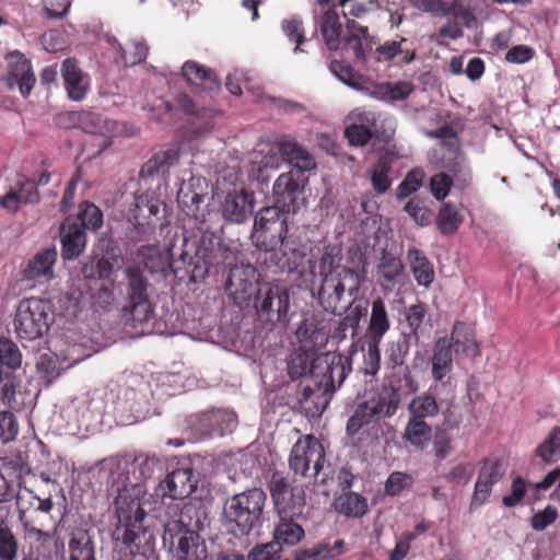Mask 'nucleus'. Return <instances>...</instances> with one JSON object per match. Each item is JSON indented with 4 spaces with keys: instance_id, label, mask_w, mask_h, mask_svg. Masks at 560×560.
<instances>
[{
    "instance_id": "f257e3e1",
    "label": "nucleus",
    "mask_w": 560,
    "mask_h": 560,
    "mask_svg": "<svg viewBox=\"0 0 560 560\" xmlns=\"http://www.w3.org/2000/svg\"><path fill=\"white\" fill-rule=\"evenodd\" d=\"M319 304L334 314L346 311L341 327L354 331L368 312L366 303L358 301L360 288L365 280L364 272L340 266L336 255L325 252L319 259Z\"/></svg>"
},
{
    "instance_id": "f03ea898",
    "label": "nucleus",
    "mask_w": 560,
    "mask_h": 560,
    "mask_svg": "<svg viewBox=\"0 0 560 560\" xmlns=\"http://www.w3.org/2000/svg\"><path fill=\"white\" fill-rule=\"evenodd\" d=\"M289 373L292 378L306 376L300 402L307 413L315 416L326 409L330 394L343 383L347 368L343 358L336 352L317 355L310 366L304 354L295 353L291 357Z\"/></svg>"
},
{
    "instance_id": "7ed1b4c3",
    "label": "nucleus",
    "mask_w": 560,
    "mask_h": 560,
    "mask_svg": "<svg viewBox=\"0 0 560 560\" xmlns=\"http://www.w3.org/2000/svg\"><path fill=\"white\" fill-rule=\"evenodd\" d=\"M155 500L143 482H130L118 491L115 508L118 523L113 532L114 549L120 555H135L144 534L143 520L154 509Z\"/></svg>"
},
{
    "instance_id": "20e7f679",
    "label": "nucleus",
    "mask_w": 560,
    "mask_h": 560,
    "mask_svg": "<svg viewBox=\"0 0 560 560\" xmlns=\"http://www.w3.org/2000/svg\"><path fill=\"white\" fill-rule=\"evenodd\" d=\"M202 510L186 503L179 514L170 520L164 528L163 542L168 545L172 553L178 560H203L207 558V547L198 535L203 527Z\"/></svg>"
},
{
    "instance_id": "39448f33",
    "label": "nucleus",
    "mask_w": 560,
    "mask_h": 560,
    "mask_svg": "<svg viewBox=\"0 0 560 560\" xmlns=\"http://www.w3.org/2000/svg\"><path fill=\"white\" fill-rule=\"evenodd\" d=\"M287 210L275 202L273 206L261 209L255 218L253 238L256 246L265 250L269 257L266 260L275 262L279 271L291 270L292 264L284 250L287 235Z\"/></svg>"
},
{
    "instance_id": "423d86ee",
    "label": "nucleus",
    "mask_w": 560,
    "mask_h": 560,
    "mask_svg": "<svg viewBox=\"0 0 560 560\" xmlns=\"http://www.w3.org/2000/svg\"><path fill=\"white\" fill-rule=\"evenodd\" d=\"M266 494L253 488L230 497L223 508L226 530L236 537L247 536L259 528L264 521Z\"/></svg>"
},
{
    "instance_id": "0eeeda50",
    "label": "nucleus",
    "mask_w": 560,
    "mask_h": 560,
    "mask_svg": "<svg viewBox=\"0 0 560 560\" xmlns=\"http://www.w3.org/2000/svg\"><path fill=\"white\" fill-rule=\"evenodd\" d=\"M226 248L222 246L221 238L215 233L206 232L195 256L183 253L178 259L166 262L174 276L179 280L199 282L203 280L211 267L225 259Z\"/></svg>"
},
{
    "instance_id": "6e6552de",
    "label": "nucleus",
    "mask_w": 560,
    "mask_h": 560,
    "mask_svg": "<svg viewBox=\"0 0 560 560\" xmlns=\"http://www.w3.org/2000/svg\"><path fill=\"white\" fill-rule=\"evenodd\" d=\"M464 354L474 358L479 354L474 329L464 322H456L451 337L439 338L433 347L432 376L435 381H442L453 368V355Z\"/></svg>"
},
{
    "instance_id": "1a4fd4ad",
    "label": "nucleus",
    "mask_w": 560,
    "mask_h": 560,
    "mask_svg": "<svg viewBox=\"0 0 560 560\" xmlns=\"http://www.w3.org/2000/svg\"><path fill=\"white\" fill-rule=\"evenodd\" d=\"M51 323L52 312L48 301L37 298L20 301L13 320L20 339L32 341L43 337Z\"/></svg>"
},
{
    "instance_id": "9d476101",
    "label": "nucleus",
    "mask_w": 560,
    "mask_h": 560,
    "mask_svg": "<svg viewBox=\"0 0 560 560\" xmlns=\"http://www.w3.org/2000/svg\"><path fill=\"white\" fill-rule=\"evenodd\" d=\"M400 404V394L393 387H383L378 394L359 404L347 422V433L357 434L361 428L382 418L394 416Z\"/></svg>"
},
{
    "instance_id": "9b49d317",
    "label": "nucleus",
    "mask_w": 560,
    "mask_h": 560,
    "mask_svg": "<svg viewBox=\"0 0 560 560\" xmlns=\"http://www.w3.org/2000/svg\"><path fill=\"white\" fill-rule=\"evenodd\" d=\"M236 425V415L225 409H212L195 413L187 419V430L190 431L192 441L214 435L223 436L233 432Z\"/></svg>"
},
{
    "instance_id": "f8f14e48",
    "label": "nucleus",
    "mask_w": 560,
    "mask_h": 560,
    "mask_svg": "<svg viewBox=\"0 0 560 560\" xmlns=\"http://www.w3.org/2000/svg\"><path fill=\"white\" fill-rule=\"evenodd\" d=\"M290 296L285 285L268 283L260 288L255 300V308L259 320L276 325L287 320Z\"/></svg>"
},
{
    "instance_id": "ddd939ff",
    "label": "nucleus",
    "mask_w": 560,
    "mask_h": 560,
    "mask_svg": "<svg viewBox=\"0 0 560 560\" xmlns=\"http://www.w3.org/2000/svg\"><path fill=\"white\" fill-rule=\"evenodd\" d=\"M325 464L323 445L313 436L300 439L292 447L289 466L296 475L317 477Z\"/></svg>"
},
{
    "instance_id": "4468645a",
    "label": "nucleus",
    "mask_w": 560,
    "mask_h": 560,
    "mask_svg": "<svg viewBox=\"0 0 560 560\" xmlns=\"http://www.w3.org/2000/svg\"><path fill=\"white\" fill-rule=\"evenodd\" d=\"M147 253H142L145 258L143 260V268L137 265L128 266L125 270L127 278V301H139L149 299L148 295V281L143 276V269L151 273L164 272L166 269V261L160 255L156 248H148Z\"/></svg>"
},
{
    "instance_id": "2eb2a0df",
    "label": "nucleus",
    "mask_w": 560,
    "mask_h": 560,
    "mask_svg": "<svg viewBox=\"0 0 560 560\" xmlns=\"http://www.w3.org/2000/svg\"><path fill=\"white\" fill-rule=\"evenodd\" d=\"M270 493L279 520L304 517L305 491L302 487H291L280 477H272Z\"/></svg>"
},
{
    "instance_id": "dca6fc26",
    "label": "nucleus",
    "mask_w": 560,
    "mask_h": 560,
    "mask_svg": "<svg viewBox=\"0 0 560 560\" xmlns=\"http://www.w3.org/2000/svg\"><path fill=\"white\" fill-rule=\"evenodd\" d=\"M305 183L306 178L299 171L290 170L281 173L272 186L273 202L282 206V209L288 212H295Z\"/></svg>"
},
{
    "instance_id": "f3484780",
    "label": "nucleus",
    "mask_w": 560,
    "mask_h": 560,
    "mask_svg": "<svg viewBox=\"0 0 560 560\" xmlns=\"http://www.w3.org/2000/svg\"><path fill=\"white\" fill-rule=\"evenodd\" d=\"M8 73L4 78L9 89L18 86L23 96L30 95L36 78L30 61L20 52L12 51L7 56Z\"/></svg>"
},
{
    "instance_id": "a211bd4d",
    "label": "nucleus",
    "mask_w": 560,
    "mask_h": 560,
    "mask_svg": "<svg viewBox=\"0 0 560 560\" xmlns=\"http://www.w3.org/2000/svg\"><path fill=\"white\" fill-rule=\"evenodd\" d=\"M256 273V268L250 264L236 265L230 270L225 290L234 303L241 305L248 301Z\"/></svg>"
},
{
    "instance_id": "6ab92c4d",
    "label": "nucleus",
    "mask_w": 560,
    "mask_h": 560,
    "mask_svg": "<svg viewBox=\"0 0 560 560\" xmlns=\"http://www.w3.org/2000/svg\"><path fill=\"white\" fill-rule=\"evenodd\" d=\"M343 40L354 51L358 60L363 63L372 60L376 40L369 34L368 27L355 21H348Z\"/></svg>"
},
{
    "instance_id": "aec40b11",
    "label": "nucleus",
    "mask_w": 560,
    "mask_h": 560,
    "mask_svg": "<svg viewBox=\"0 0 560 560\" xmlns=\"http://www.w3.org/2000/svg\"><path fill=\"white\" fill-rule=\"evenodd\" d=\"M197 478L191 468H179L170 472L160 483L163 495L182 500L190 495L197 488Z\"/></svg>"
},
{
    "instance_id": "412c9836",
    "label": "nucleus",
    "mask_w": 560,
    "mask_h": 560,
    "mask_svg": "<svg viewBox=\"0 0 560 560\" xmlns=\"http://www.w3.org/2000/svg\"><path fill=\"white\" fill-rule=\"evenodd\" d=\"M504 470L497 460L486 459L479 470L471 506H480L486 503L491 494L492 487L501 480Z\"/></svg>"
},
{
    "instance_id": "4be33fe9",
    "label": "nucleus",
    "mask_w": 560,
    "mask_h": 560,
    "mask_svg": "<svg viewBox=\"0 0 560 560\" xmlns=\"http://www.w3.org/2000/svg\"><path fill=\"white\" fill-rule=\"evenodd\" d=\"M254 209V197L245 190L228 192L221 203L223 217L230 222L243 223L249 219Z\"/></svg>"
},
{
    "instance_id": "5701e85b",
    "label": "nucleus",
    "mask_w": 560,
    "mask_h": 560,
    "mask_svg": "<svg viewBox=\"0 0 560 560\" xmlns=\"http://www.w3.org/2000/svg\"><path fill=\"white\" fill-rule=\"evenodd\" d=\"M206 189V183L201 177L190 176L180 184L177 201L188 217L198 218L199 206L203 201Z\"/></svg>"
},
{
    "instance_id": "b1692460",
    "label": "nucleus",
    "mask_w": 560,
    "mask_h": 560,
    "mask_svg": "<svg viewBox=\"0 0 560 560\" xmlns=\"http://www.w3.org/2000/svg\"><path fill=\"white\" fill-rule=\"evenodd\" d=\"M61 256L72 260L81 255L86 245L83 228L71 219H67L60 228Z\"/></svg>"
},
{
    "instance_id": "393cba45",
    "label": "nucleus",
    "mask_w": 560,
    "mask_h": 560,
    "mask_svg": "<svg viewBox=\"0 0 560 560\" xmlns=\"http://www.w3.org/2000/svg\"><path fill=\"white\" fill-rule=\"evenodd\" d=\"M79 127L88 133L103 137H117L126 133L125 126L119 121L108 119L95 113H80L75 115Z\"/></svg>"
},
{
    "instance_id": "a878e982",
    "label": "nucleus",
    "mask_w": 560,
    "mask_h": 560,
    "mask_svg": "<svg viewBox=\"0 0 560 560\" xmlns=\"http://www.w3.org/2000/svg\"><path fill=\"white\" fill-rule=\"evenodd\" d=\"M314 15L326 46L337 50L341 43L342 24L336 9L327 8L323 12L314 9Z\"/></svg>"
},
{
    "instance_id": "bb28decb",
    "label": "nucleus",
    "mask_w": 560,
    "mask_h": 560,
    "mask_svg": "<svg viewBox=\"0 0 560 560\" xmlns=\"http://www.w3.org/2000/svg\"><path fill=\"white\" fill-rule=\"evenodd\" d=\"M61 74L70 100L79 102L82 101L89 89V79L78 68L72 59L63 61L61 67Z\"/></svg>"
},
{
    "instance_id": "cd10ccee",
    "label": "nucleus",
    "mask_w": 560,
    "mask_h": 560,
    "mask_svg": "<svg viewBox=\"0 0 560 560\" xmlns=\"http://www.w3.org/2000/svg\"><path fill=\"white\" fill-rule=\"evenodd\" d=\"M415 90L409 81L371 82L368 95L382 102H397L406 100Z\"/></svg>"
},
{
    "instance_id": "c85d7f7f",
    "label": "nucleus",
    "mask_w": 560,
    "mask_h": 560,
    "mask_svg": "<svg viewBox=\"0 0 560 560\" xmlns=\"http://www.w3.org/2000/svg\"><path fill=\"white\" fill-rule=\"evenodd\" d=\"M57 259L55 248H45L35 254L27 262L23 273L28 280L38 278L51 279L54 277V265Z\"/></svg>"
},
{
    "instance_id": "c756f323",
    "label": "nucleus",
    "mask_w": 560,
    "mask_h": 560,
    "mask_svg": "<svg viewBox=\"0 0 560 560\" xmlns=\"http://www.w3.org/2000/svg\"><path fill=\"white\" fill-rule=\"evenodd\" d=\"M407 43L405 37L399 39L385 40L382 44H376L373 58L376 62H389L394 58L399 57L402 63H410L415 60L416 54L413 50L407 49L404 45Z\"/></svg>"
},
{
    "instance_id": "7c9ffc66",
    "label": "nucleus",
    "mask_w": 560,
    "mask_h": 560,
    "mask_svg": "<svg viewBox=\"0 0 560 560\" xmlns=\"http://www.w3.org/2000/svg\"><path fill=\"white\" fill-rule=\"evenodd\" d=\"M124 312L129 316L131 326L139 328L140 334L144 335L152 331L150 323L154 317V310L149 299L127 301Z\"/></svg>"
},
{
    "instance_id": "2f4dec72",
    "label": "nucleus",
    "mask_w": 560,
    "mask_h": 560,
    "mask_svg": "<svg viewBox=\"0 0 560 560\" xmlns=\"http://www.w3.org/2000/svg\"><path fill=\"white\" fill-rule=\"evenodd\" d=\"M278 150L283 160L291 164L300 173L316 167L315 159L300 144L293 141H281Z\"/></svg>"
},
{
    "instance_id": "473e14b6",
    "label": "nucleus",
    "mask_w": 560,
    "mask_h": 560,
    "mask_svg": "<svg viewBox=\"0 0 560 560\" xmlns=\"http://www.w3.org/2000/svg\"><path fill=\"white\" fill-rule=\"evenodd\" d=\"M295 337L305 351L324 347L327 341L326 334L318 327L313 317L304 318L295 330Z\"/></svg>"
},
{
    "instance_id": "72a5a7b5",
    "label": "nucleus",
    "mask_w": 560,
    "mask_h": 560,
    "mask_svg": "<svg viewBox=\"0 0 560 560\" xmlns=\"http://www.w3.org/2000/svg\"><path fill=\"white\" fill-rule=\"evenodd\" d=\"M182 158L180 147L175 145L167 150L155 153L142 167L143 176L165 174L172 166L176 165Z\"/></svg>"
},
{
    "instance_id": "f704fd0d",
    "label": "nucleus",
    "mask_w": 560,
    "mask_h": 560,
    "mask_svg": "<svg viewBox=\"0 0 560 560\" xmlns=\"http://www.w3.org/2000/svg\"><path fill=\"white\" fill-rule=\"evenodd\" d=\"M407 259L417 283L428 288L434 280L432 264L421 250L415 247L408 249Z\"/></svg>"
},
{
    "instance_id": "c9c22d12",
    "label": "nucleus",
    "mask_w": 560,
    "mask_h": 560,
    "mask_svg": "<svg viewBox=\"0 0 560 560\" xmlns=\"http://www.w3.org/2000/svg\"><path fill=\"white\" fill-rule=\"evenodd\" d=\"M304 517H288L279 520V524L275 528L273 541L282 545L293 546L301 541L304 537V529L300 523Z\"/></svg>"
},
{
    "instance_id": "e433bc0d",
    "label": "nucleus",
    "mask_w": 560,
    "mask_h": 560,
    "mask_svg": "<svg viewBox=\"0 0 560 560\" xmlns=\"http://www.w3.org/2000/svg\"><path fill=\"white\" fill-rule=\"evenodd\" d=\"M329 69L331 73L346 85L368 95L371 80L366 79L351 67L339 61H331Z\"/></svg>"
},
{
    "instance_id": "4c0bfd02",
    "label": "nucleus",
    "mask_w": 560,
    "mask_h": 560,
    "mask_svg": "<svg viewBox=\"0 0 560 560\" xmlns=\"http://www.w3.org/2000/svg\"><path fill=\"white\" fill-rule=\"evenodd\" d=\"M390 322L385 307V303L381 298L372 302V311L370 316V340L381 342L384 335L389 330Z\"/></svg>"
},
{
    "instance_id": "58836bf2",
    "label": "nucleus",
    "mask_w": 560,
    "mask_h": 560,
    "mask_svg": "<svg viewBox=\"0 0 560 560\" xmlns=\"http://www.w3.org/2000/svg\"><path fill=\"white\" fill-rule=\"evenodd\" d=\"M405 318L410 332L416 340H419V338L427 334L431 328L428 307L423 303L413 304L407 307Z\"/></svg>"
},
{
    "instance_id": "ea45409f",
    "label": "nucleus",
    "mask_w": 560,
    "mask_h": 560,
    "mask_svg": "<svg viewBox=\"0 0 560 560\" xmlns=\"http://www.w3.org/2000/svg\"><path fill=\"white\" fill-rule=\"evenodd\" d=\"M69 560H96L94 545L86 530L73 532L69 541Z\"/></svg>"
},
{
    "instance_id": "a19ab883",
    "label": "nucleus",
    "mask_w": 560,
    "mask_h": 560,
    "mask_svg": "<svg viewBox=\"0 0 560 560\" xmlns=\"http://www.w3.org/2000/svg\"><path fill=\"white\" fill-rule=\"evenodd\" d=\"M182 73L188 82L200 85L205 90L212 91L219 88L211 71L195 61L185 62L182 68Z\"/></svg>"
},
{
    "instance_id": "79ce46f5",
    "label": "nucleus",
    "mask_w": 560,
    "mask_h": 560,
    "mask_svg": "<svg viewBox=\"0 0 560 560\" xmlns=\"http://www.w3.org/2000/svg\"><path fill=\"white\" fill-rule=\"evenodd\" d=\"M481 0H454L450 4L444 2L442 16L453 15L455 19L470 28L476 25V18L471 12V7L477 5Z\"/></svg>"
},
{
    "instance_id": "37998d69",
    "label": "nucleus",
    "mask_w": 560,
    "mask_h": 560,
    "mask_svg": "<svg viewBox=\"0 0 560 560\" xmlns=\"http://www.w3.org/2000/svg\"><path fill=\"white\" fill-rule=\"evenodd\" d=\"M22 355L14 342L0 339V383L8 376V370H15L21 365Z\"/></svg>"
},
{
    "instance_id": "c03bdc74",
    "label": "nucleus",
    "mask_w": 560,
    "mask_h": 560,
    "mask_svg": "<svg viewBox=\"0 0 560 560\" xmlns=\"http://www.w3.org/2000/svg\"><path fill=\"white\" fill-rule=\"evenodd\" d=\"M431 427L423 420L409 419L404 432V439L412 446L423 450L431 440Z\"/></svg>"
},
{
    "instance_id": "a18cd8bd",
    "label": "nucleus",
    "mask_w": 560,
    "mask_h": 560,
    "mask_svg": "<svg viewBox=\"0 0 560 560\" xmlns=\"http://www.w3.org/2000/svg\"><path fill=\"white\" fill-rule=\"evenodd\" d=\"M536 455L545 463L560 459V427H555L547 438L536 447Z\"/></svg>"
},
{
    "instance_id": "49530a36",
    "label": "nucleus",
    "mask_w": 560,
    "mask_h": 560,
    "mask_svg": "<svg viewBox=\"0 0 560 560\" xmlns=\"http://www.w3.org/2000/svg\"><path fill=\"white\" fill-rule=\"evenodd\" d=\"M409 419L422 420L427 417H434L439 413V405L435 398L428 394H422L415 397L409 406Z\"/></svg>"
},
{
    "instance_id": "de8ad7c7",
    "label": "nucleus",
    "mask_w": 560,
    "mask_h": 560,
    "mask_svg": "<svg viewBox=\"0 0 560 560\" xmlns=\"http://www.w3.org/2000/svg\"><path fill=\"white\" fill-rule=\"evenodd\" d=\"M336 510L347 516H361L365 513V500L354 492H347L339 495L335 502Z\"/></svg>"
},
{
    "instance_id": "09e8293b",
    "label": "nucleus",
    "mask_w": 560,
    "mask_h": 560,
    "mask_svg": "<svg viewBox=\"0 0 560 560\" xmlns=\"http://www.w3.org/2000/svg\"><path fill=\"white\" fill-rule=\"evenodd\" d=\"M463 222V215L458 212L455 206L451 203H443L440 208L436 225L441 233L453 234L455 233Z\"/></svg>"
},
{
    "instance_id": "8fccbe9b",
    "label": "nucleus",
    "mask_w": 560,
    "mask_h": 560,
    "mask_svg": "<svg viewBox=\"0 0 560 560\" xmlns=\"http://www.w3.org/2000/svg\"><path fill=\"white\" fill-rule=\"evenodd\" d=\"M18 470V463L0 458V503L8 502L14 497L12 478Z\"/></svg>"
},
{
    "instance_id": "3c124183",
    "label": "nucleus",
    "mask_w": 560,
    "mask_h": 560,
    "mask_svg": "<svg viewBox=\"0 0 560 560\" xmlns=\"http://www.w3.org/2000/svg\"><path fill=\"white\" fill-rule=\"evenodd\" d=\"M25 189L27 194L24 197H20L19 191L12 186L0 199V206L9 212H16L22 205L36 203L39 201V194H35L32 187L26 186Z\"/></svg>"
},
{
    "instance_id": "603ef678",
    "label": "nucleus",
    "mask_w": 560,
    "mask_h": 560,
    "mask_svg": "<svg viewBox=\"0 0 560 560\" xmlns=\"http://www.w3.org/2000/svg\"><path fill=\"white\" fill-rule=\"evenodd\" d=\"M25 189L27 194L24 197H20L19 191L12 186L0 199V206L9 212H16L22 205L36 203L39 201V194H35L32 187L26 186Z\"/></svg>"
},
{
    "instance_id": "864d4df0",
    "label": "nucleus",
    "mask_w": 560,
    "mask_h": 560,
    "mask_svg": "<svg viewBox=\"0 0 560 560\" xmlns=\"http://www.w3.org/2000/svg\"><path fill=\"white\" fill-rule=\"evenodd\" d=\"M404 265L401 260L394 255L384 252L377 265V273L386 282H394L402 272Z\"/></svg>"
},
{
    "instance_id": "5fc2aeb1",
    "label": "nucleus",
    "mask_w": 560,
    "mask_h": 560,
    "mask_svg": "<svg viewBox=\"0 0 560 560\" xmlns=\"http://www.w3.org/2000/svg\"><path fill=\"white\" fill-rule=\"evenodd\" d=\"M18 541L8 524L0 518V560H15Z\"/></svg>"
},
{
    "instance_id": "6e6d98bb",
    "label": "nucleus",
    "mask_w": 560,
    "mask_h": 560,
    "mask_svg": "<svg viewBox=\"0 0 560 560\" xmlns=\"http://www.w3.org/2000/svg\"><path fill=\"white\" fill-rule=\"evenodd\" d=\"M78 218L81 221L80 226L83 228V230H97L103 224V214L101 210L95 205L90 202L81 203Z\"/></svg>"
},
{
    "instance_id": "4d7b16f0",
    "label": "nucleus",
    "mask_w": 560,
    "mask_h": 560,
    "mask_svg": "<svg viewBox=\"0 0 560 560\" xmlns=\"http://www.w3.org/2000/svg\"><path fill=\"white\" fill-rule=\"evenodd\" d=\"M380 115L373 110L357 108L348 115V120L358 127L370 129L371 133L378 132L377 122Z\"/></svg>"
},
{
    "instance_id": "13d9d810",
    "label": "nucleus",
    "mask_w": 560,
    "mask_h": 560,
    "mask_svg": "<svg viewBox=\"0 0 560 560\" xmlns=\"http://www.w3.org/2000/svg\"><path fill=\"white\" fill-rule=\"evenodd\" d=\"M159 460L154 456L139 455L131 463L132 474L136 479L145 480L153 476Z\"/></svg>"
},
{
    "instance_id": "bf43d9fd",
    "label": "nucleus",
    "mask_w": 560,
    "mask_h": 560,
    "mask_svg": "<svg viewBox=\"0 0 560 560\" xmlns=\"http://www.w3.org/2000/svg\"><path fill=\"white\" fill-rule=\"evenodd\" d=\"M389 171L390 166L384 160H380L371 171V183L377 194H384L390 187Z\"/></svg>"
},
{
    "instance_id": "052dcab7",
    "label": "nucleus",
    "mask_w": 560,
    "mask_h": 560,
    "mask_svg": "<svg viewBox=\"0 0 560 560\" xmlns=\"http://www.w3.org/2000/svg\"><path fill=\"white\" fill-rule=\"evenodd\" d=\"M380 342L369 340L363 353L362 370L366 375H375L381 366Z\"/></svg>"
},
{
    "instance_id": "680f3d73",
    "label": "nucleus",
    "mask_w": 560,
    "mask_h": 560,
    "mask_svg": "<svg viewBox=\"0 0 560 560\" xmlns=\"http://www.w3.org/2000/svg\"><path fill=\"white\" fill-rule=\"evenodd\" d=\"M424 178V172L420 168H416L410 171L405 179L399 184L396 190V196L398 199H404L417 191Z\"/></svg>"
},
{
    "instance_id": "e2e57ef3",
    "label": "nucleus",
    "mask_w": 560,
    "mask_h": 560,
    "mask_svg": "<svg viewBox=\"0 0 560 560\" xmlns=\"http://www.w3.org/2000/svg\"><path fill=\"white\" fill-rule=\"evenodd\" d=\"M121 57L126 65L135 66L143 61L148 54V47L142 40H133L128 45V50L119 45Z\"/></svg>"
},
{
    "instance_id": "0e129e2a",
    "label": "nucleus",
    "mask_w": 560,
    "mask_h": 560,
    "mask_svg": "<svg viewBox=\"0 0 560 560\" xmlns=\"http://www.w3.org/2000/svg\"><path fill=\"white\" fill-rule=\"evenodd\" d=\"M405 211L419 225H428L431 221L430 210L424 206L423 201L418 198L410 199L405 206Z\"/></svg>"
},
{
    "instance_id": "69168bd1",
    "label": "nucleus",
    "mask_w": 560,
    "mask_h": 560,
    "mask_svg": "<svg viewBox=\"0 0 560 560\" xmlns=\"http://www.w3.org/2000/svg\"><path fill=\"white\" fill-rule=\"evenodd\" d=\"M19 432L15 417L9 411H0V440L3 443L13 441Z\"/></svg>"
},
{
    "instance_id": "338daca9",
    "label": "nucleus",
    "mask_w": 560,
    "mask_h": 560,
    "mask_svg": "<svg viewBox=\"0 0 560 560\" xmlns=\"http://www.w3.org/2000/svg\"><path fill=\"white\" fill-rule=\"evenodd\" d=\"M558 517V510L553 505H547L542 511L534 514L530 525L534 530H544L551 525Z\"/></svg>"
},
{
    "instance_id": "774afa93",
    "label": "nucleus",
    "mask_w": 560,
    "mask_h": 560,
    "mask_svg": "<svg viewBox=\"0 0 560 560\" xmlns=\"http://www.w3.org/2000/svg\"><path fill=\"white\" fill-rule=\"evenodd\" d=\"M281 551L278 542L270 541L256 546L248 555V560H276Z\"/></svg>"
}]
</instances>
